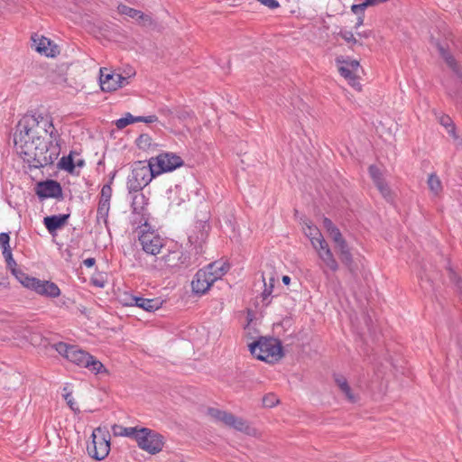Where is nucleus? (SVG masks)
<instances>
[{
    "label": "nucleus",
    "mask_w": 462,
    "mask_h": 462,
    "mask_svg": "<svg viewBox=\"0 0 462 462\" xmlns=\"http://www.w3.org/2000/svg\"><path fill=\"white\" fill-rule=\"evenodd\" d=\"M363 23H364V14L358 15L355 28L358 29L361 25H363Z\"/></svg>",
    "instance_id": "nucleus-57"
},
{
    "label": "nucleus",
    "mask_w": 462,
    "mask_h": 462,
    "mask_svg": "<svg viewBox=\"0 0 462 462\" xmlns=\"http://www.w3.org/2000/svg\"><path fill=\"white\" fill-rule=\"evenodd\" d=\"M60 141L51 116L36 111L26 113L18 121L14 135L17 152L36 169L51 165L58 159Z\"/></svg>",
    "instance_id": "nucleus-1"
},
{
    "label": "nucleus",
    "mask_w": 462,
    "mask_h": 462,
    "mask_svg": "<svg viewBox=\"0 0 462 462\" xmlns=\"http://www.w3.org/2000/svg\"><path fill=\"white\" fill-rule=\"evenodd\" d=\"M338 35L342 39H344L346 43L349 44V47L351 49L353 48V45H355V44L358 43V44L362 45V43L357 41V39L354 36V33L350 31H340L338 32Z\"/></svg>",
    "instance_id": "nucleus-38"
},
{
    "label": "nucleus",
    "mask_w": 462,
    "mask_h": 462,
    "mask_svg": "<svg viewBox=\"0 0 462 462\" xmlns=\"http://www.w3.org/2000/svg\"><path fill=\"white\" fill-rule=\"evenodd\" d=\"M375 186L379 189L380 193L383 196V198H385L387 200L391 199V190L384 180L379 181L375 184Z\"/></svg>",
    "instance_id": "nucleus-41"
},
{
    "label": "nucleus",
    "mask_w": 462,
    "mask_h": 462,
    "mask_svg": "<svg viewBox=\"0 0 462 462\" xmlns=\"http://www.w3.org/2000/svg\"><path fill=\"white\" fill-rule=\"evenodd\" d=\"M141 301L143 303L142 309L149 312L157 310L162 304V301L158 298L145 299L144 300Z\"/></svg>",
    "instance_id": "nucleus-33"
},
{
    "label": "nucleus",
    "mask_w": 462,
    "mask_h": 462,
    "mask_svg": "<svg viewBox=\"0 0 462 462\" xmlns=\"http://www.w3.org/2000/svg\"><path fill=\"white\" fill-rule=\"evenodd\" d=\"M336 248L337 249L338 255L350 251V248L346 240L341 241L339 244L336 245Z\"/></svg>",
    "instance_id": "nucleus-48"
},
{
    "label": "nucleus",
    "mask_w": 462,
    "mask_h": 462,
    "mask_svg": "<svg viewBox=\"0 0 462 462\" xmlns=\"http://www.w3.org/2000/svg\"><path fill=\"white\" fill-rule=\"evenodd\" d=\"M335 383L338 386V388L341 390V392L346 395V399L351 402H355L356 401V396L353 394L352 390L345 378V376L341 374H335L334 375Z\"/></svg>",
    "instance_id": "nucleus-23"
},
{
    "label": "nucleus",
    "mask_w": 462,
    "mask_h": 462,
    "mask_svg": "<svg viewBox=\"0 0 462 462\" xmlns=\"http://www.w3.org/2000/svg\"><path fill=\"white\" fill-rule=\"evenodd\" d=\"M428 185L430 189L433 190V173H430L428 176Z\"/></svg>",
    "instance_id": "nucleus-58"
},
{
    "label": "nucleus",
    "mask_w": 462,
    "mask_h": 462,
    "mask_svg": "<svg viewBox=\"0 0 462 462\" xmlns=\"http://www.w3.org/2000/svg\"><path fill=\"white\" fill-rule=\"evenodd\" d=\"M9 241L10 236L7 233L0 234V247L2 248L3 252L10 250Z\"/></svg>",
    "instance_id": "nucleus-46"
},
{
    "label": "nucleus",
    "mask_w": 462,
    "mask_h": 462,
    "mask_svg": "<svg viewBox=\"0 0 462 462\" xmlns=\"http://www.w3.org/2000/svg\"><path fill=\"white\" fill-rule=\"evenodd\" d=\"M100 428L96 429L92 433V442L88 445L87 450L88 455L96 460L105 459L110 451V440L106 435L101 437L97 433H101Z\"/></svg>",
    "instance_id": "nucleus-6"
},
{
    "label": "nucleus",
    "mask_w": 462,
    "mask_h": 462,
    "mask_svg": "<svg viewBox=\"0 0 462 462\" xmlns=\"http://www.w3.org/2000/svg\"><path fill=\"white\" fill-rule=\"evenodd\" d=\"M99 84L105 92H112L128 84V79L120 74L108 72L106 68L99 70Z\"/></svg>",
    "instance_id": "nucleus-10"
},
{
    "label": "nucleus",
    "mask_w": 462,
    "mask_h": 462,
    "mask_svg": "<svg viewBox=\"0 0 462 462\" xmlns=\"http://www.w3.org/2000/svg\"><path fill=\"white\" fill-rule=\"evenodd\" d=\"M23 285L34 291L39 295L47 298H57L60 295V290L58 285L51 281H42L37 278H25Z\"/></svg>",
    "instance_id": "nucleus-7"
},
{
    "label": "nucleus",
    "mask_w": 462,
    "mask_h": 462,
    "mask_svg": "<svg viewBox=\"0 0 462 462\" xmlns=\"http://www.w3.org/2000/svg\"><path fill=\"white\" fill-rule=\"evenodd\" d=\"M96 263V260L95 258H88L86 260H84L83 263L87 266V267H92Z\"/></svg>",
    "instance_id": "nucleus-56"
},
{
    "label": "nucleus",
    "mask_w": 462,
    "mask_h": 462,
    "mask_svg": "<svg viewBox=\"0 0 462 462\" xmlns=\"http://www.w3.org/2000/svg\"><path fill=\"white\" fill-rule=\"evenodd\" d=\"M158 121V117L156 116H137V122H143L146 124H151Z\"/></svg>",
    "instance_id": "nucleus-51"
},
{
    "label": "nucleus",
    "mask_w": 462,
    "mask_h": 462,
    "mask_svg": "<svg viewBox=\"0 0 462 462\" xmlns=\"http://www.w3.org/2000/svg\"><path fill=\"white\" fill-rule=\"evenodd\" d=\"M87 364H85L84 367L88 368L90 371L94 372L95 374L102 373L103 371H106L103 364L96 359L93 356L90 355V358L87 359Z\"/></svg>",
    "instance_id": "nucleus-29"
},
{
    "label": "nucleus",
    "mask_w": 462,
    "mask_h": 462,
    "mask_svg": "<svg viewBox=\"0 0 462 462\" xmlns=\"http://www.w3.org/2000/svg\"><path fill=\"white\" fill-rule=\"evenodd\" d=\"M144 300L145 299L142 297H132L130 305L136 306L142 309L143 303L141 300Z\"/></svg>",
    "instance_id": "nucleus-54"
},
{
    "label": "nucleus",
    "mask_w": 462,
    "mask_h": 462,
    "mask_svg": "<svg viewBox=\"0 0 462 462\" xmlns=\"http://www.w3.org/2000/svg\"><path fill=\"white\" fill-rule=\"evenodd\" d=\"M110 209V202L99 201L97 210V220L103 219L104 223L107 222V217Z\"/></svg>",
    "instance_id": "nucleus-32"
},
{
    "label": "nucleus",
    "mask_w": 462,
    "mask_h": 462,
    "mask_svg": "<svg viewBox=\"0 0 462 462\" xmlns=\"http://www.w3.org/2000/svg\"><path fill=\"white\" fill-rule=\"evenodd\" d=\"M75 166L76 164L73 161L71 154L68 156H63L58 163L59 169L64 170L69 173H72L74 171Z\"/></svg>",
    "instance_id": "nucleus-30"
},
{
    "label": "nucleus",
    "mask_w": 462,
    "mask_h": 462,
    "mask_svg": "<svg viewBox=\"0 0 462 462\" xmlns=\"http://www.w3.org/2000/svg\"><path fill=\"white\" fill-rule=\"evenodd\" d=\"M340 261L349 270L352 274L356 273V265L354 263L353 255L351 251L344 253L339 255Z\"/></svg>",
    "instance_id": "nucleus-34"
},
{
    "label": "nucleus",
    "mask_w": 462,
    "mask_h": 462,
    "mask_svg": "<svg viewBox=\"0 0 462 462\" xmlns=\"http://www.w3.org/2000/svg\"><path fill=\"white\" fill-rule=\"evenodd\" d=\"M369 174H370L371 178L373 179L374 184L378 183L379 181L384 180L382 177L381 171L375 165H371L369 167Z\"/></svg>",
    "instance_id": "nucleus-40"
},
{
    "label": "nucleus",
    "mask_w": 462,
    "mask_h": 462,
    "mask_svg": "<svg viewBox=\"0 0 462 462\" xmlns=\"http://www.w3.org/2000/svg\"><path fill=\"white\" fill-rule=\"evenodd\" d=\"M318 253L319 259L322 261L324 266H321L324 274H328L327 269L332 272H337L339 268L328 244L324 238H320L318 247H314Z\"/></svg>",
    "instance_id": "nucleus-13"
},
{
    "label": "nucleus",
    "mask_w": 462,
    "mask_h": 462,
    "mask_svg": "<svg viewBox=\"0 0 462 462\" xmlns=\"http://www.w3.org/2000/svg\"><path fill=\"white\" fill-rule=\"evenodd\" d=\"M3 255H4L7 267L11 271H13V269H15L16 268V263H15V261L13 258L11 249L3 252Z\"/></svg>",
    "instance_id": "nucleus-43"
},
{
    "label": "nucleus",
    "mask_w": 462,
    "mask_h": 462,
    "mask_svg": "<svg viewBox=\"0 0 462 462\" xmlns=\"http://www.w3.org/2000/svg\"><path fill=\"white\" fill-rule=\"evenodd\" d=\"M53 347L60 356L79 366L84 367L85 364H87V359L90 358L88 353L79 349L77 346L59 342L56 343Z\"/></svg>",
    "instance_id": "nucleus-9"
},
{
    "label": "nucleus",
    "mask_w": 462,
    "mask_h": 462,
    "mask_svg": "<svg viewBox=\"0 0 462 462\" xmlns=\"http://www.w3.org/2000/svg\"><path fill=\"white\" fill-rule=\"evenodd\" d=\"M290 282H291V278H290L289 276L284 275V276L282 277V282H283L284 284L288 285V284L290 283Z\"/></svg>",
    "instance_id": "nucleus-60"
},
{
    "label": "nucleus",
    "mask_w": 462,
    "mask_h": 462,
    "mask_svg": "<svg viewBox=\"0 0 462 462\" xmlns=\"http://www.w3.org/2000/svg\"><path fill=\"white\" fill-rule=\"evenodd\" d=\"M208 414L210 417H212L213 419H215L216 420L221 421L224 424L226 423L227 419H230L229 418V414H230L229 412H226L225 411H221V410H218V409H216V408H209L208 410Z\"/></svg>",
    "instance_id": "nucleus-31"
},
{
    "label": "nucleus",
    "mask_w": 462,
    "mask_h": 462,
    "mask_svg": "<svg viewBox=\"0 0 462 462\" xmlns=\"http://www.w3.org/2000/svg\"><path fill=\"white\" fill-rule=\"evenodd\" d=\"M156 171L155 174L172 171L183 164V160L171 152H163L150 158Z\"/></svg>",
    "instance_id": "nucleus-8"
},
{
    "label": "nucleus",
    "mask_w": 462,
    "mask_h": 462,
    "mask_svg": "<svg viewBox=\"0 0 462 462\" xmlns=\"http://www.w3.org/2000/svg\"><path fill=\"white\" fill-rule=\"evenodd\" d=\"M136 428L137 427H123L121 425L115 424L112 426L111 430L115 436L129 437L133 439Z\"/></svg>",
    "instance_id": "nucleus-27"
},
{
    "label": "nucleus",
    "mask_w": 462,
    "mask_h": 462,
    "mask_svg": "<svg viewBox=\"0 0 462 462\" xmlns=\"http://www.w3.org/2000/svg\"><path fill=\"white\" fill-rule=\"evenodd\" d=\"M257 1L271 9H275V8L279 7V5H280L278 1H276V0H257Z\"/></svg>",
    "instance_id": "nucleus-52"
},
{
    "label": "nucleus",
    "mask_w": 462,
    "mask_h": 462,
    "mask_svg": "<svg viewBox=\"0 0 462 462\" xmlns=\"http://www.w3.org/2000/svg\"><path fill=\"white\" fill-rule=\"evenodd\" d=\"M133 198H132V209H133V215L135 217L134 221L138 224H146L148 215L147 213V199L143 194L138 192H133Z\"/></svg>",
    "instance_id": "nucleus-14"
},
{
    "label": "nucleus",
    "mask_w": 462,
    "mask_h": 462,
    "mask_svg": "<svg viewBox=\"0 0 462 462\" xmlns=\"http://www.w3.org/2000/svg\"><path fill=\"white\" fill-rule=\"evenodd\" d=\"M249 349L254 356L267 363L277 362L283 356L281 341L273 337H260L249 345Z\"/></svg>",
    "instance_id": "nucleus-2"
},
{
    "label": "nucleus",
    "mask_w": 462,
    "mask_h": 462,
    "mask_svg": "<svg viewBox=\"0 0 462 462\" xmlns=\"http://www.w3.org/2000/svg\"><path fill=\"white\" fill-rule=\"evenodd\" d=\"M448 271L449 279L455 284L456 291L459 296L460 300L462 301V285L460 283V278L451 268H448Z\"/></svg>",
    "instance_id": "nucleus-37"
},
{
    "label": "nucleus",
    "mask_w": 462,
    "mask_h": 462,
    "mask_svg": "<svg viewBox=\"0 0 462 462\" xmlns=\"http://www.w3.org/2000/svg\"><path fill=\"white\" fill-rule=\"evenodd\" d=\"M336 62L339 65L342 64L345 67H348L355 73L358 69L359 62L357 60H345L343 57H338L336 59Z\"/></svg>",
    "instance_id": "nucleus-39"
},
{
    "label": "nucleus",
    "mask_w": 462,
    "mask_h": 462,
    "mask_svg": "<svg viewBox=\"0 0 462 462\" xmlns=\"http://www.w3.org/2000/svg\"><path fill=\"white\" fill-rule=\"evenodd\" d=\"M161 113L166 116L171 114V111L169 108H163L161 110Z\"/></svg>",
    "instance_id": "nucleus-59"
},
{
    "label": "nucleus",
    "mask_w": 462,
    "mask_h": 462,
    "mask_svg": "<svg viewBox=\"0 0 462 462\" xmlns=\"http://www.w3.org/2000/svg\"><path fill=\"white\" fill-rule=\"evenodd\" d=\"M118 11L121 14H125L134 20L142 26H149L152 24V18L150 14H145L140 10L134 9L125 5H120Z\"/></svg>",
    "instance_id": "nucleus-15"
},
{
    "label": "nucleus",
    "mask_w": 462,
    "mask_h": 462,
    "mask_svg": "<svg viewBox=\"0 0 462 462\" xmlns=\"http://www.w3.org/2000/svg\"><path fill=\"white\" fill-rule=\"evenodd\" d=\"M278 403V399L274 394H268L263 398V404L264 407L272 408Z\"/></svg>",
    "instance_id": "nucleus-45"
},
{
    "label": "nucleus",
    "mask_w": 462,
    "mask_h": 462,
    "mask_svg": "<svg viewBox=\"0 0 462 462\" xmlns=\"http://www.w3.org/2000/svg\"><path fill=\"white\" fill-rule=\"evenodd\" d=\"M365 8H366V5H365L364 2L362 4L353 5L351 6L352 12L354 14H358V15L364 14V11H365Z\"/></svg>",
    "instance_id": "nucleus-49"
},
{
    "label": "nucleus",
    "mask_w": 462,
    "mask_h": 462,
    "mask_svg": "<svg viewBox=\"0 0 462 462\" xmlns=\"http://www.w3.org/2000/svg\"><path fill=\"white\" fill-rule=\"evenodd\" d=\"M438 188H440V180L435 177V194L437 193Z\"/></svg>",
    "instance_id": "nucleus-62"
},
{
    "label": "nucleus",
    "mask_w": 462,
    "mask_h": 462,
    "mask_svg": "<svg viewBox=\"0 0 462 462\" xmlns=\"http://www.w3.org/2000/svg\"><path fill=\"white\" fill-rule=\"evenodd\" d=\"M135 143L137 147L143 151L153 150L157 144L152 142V137L148 134H142L136 139Z\"/></svg>",
    "instance_id": "nucleus-24"
},
{
    "label": "nucleus",
    "mask_w": 462,
    "mask_h": 462,
    "mask_svg": "<svg viewBox=\"0 0 462 462\" xmlns=\"http://www.w3.org/2000/svg\"><path fill=\"white\" fill-rule=\"evenodd\" d=\"M36 37H38L37 34L33 35L32 39L36 43L35 50L39 53L44 54L47 57H55L59 54L60 51L57 45L53 44L50 39L44 36L38 39Z\"/></svg>",
    "instance_id": "nucleus-16"
},
{
    "label": "nucleus",
    "mask_w": 462,
    "mask_h": 462,
    "mask_svg": "<svg viewBox=\"0 0 462 462\" xmlns=\"http://www.w3.org/2000/svg\"><path fill=\"white\" fill-rule=\"evenodd\" d=\"M111 196H112L111 186L108 184L104 185L101 189L99 201L110 202Z\"/></svg>",
    "instance_id": "nucleus-42"
},
{
    "label": "nucleus",
    "mask_w": 462,
    "mask_h": 462,
    "mask_svg": "<svg viewBox=\"0 0 462 462\" xmlns=\"http://www.w3.org/2000/svg\"><path fill=\"white\" fill-rule=\"evenodd\" d=\"M137 122V116H132L130 113H127L125 116L116 121V126L117 129H124L125 126L132 123Z\"/></svg>",
    "instance_id": "nucleus-36"
},
{
    "label": "nucleus",
    "mask_w": 462,
    "mask_h": 462,
    "mask_svg": "<svg viewBox=\"0 0 462 462\" xmlns=\"http://www.w3.org/2000/svg\"><path fill=\"white\" fill-rule=\"evenodd\" d=\"M338 71L341 76H343L348 83L356 90H361V84L359 82L358 77L356 73L351 70L348 67H345L342 64L338 66Z\"/></svg>",
    "instance_id": "nucleus-22"
},
{
    "label": "nucleus",
    "mask_w": 462,
    "mask_h": 462,
    "mask_svg": "<svg viewBox=\"0 0 462 462\" xmlns=\"http://www.w3.org/2000/svg\"><path fill=\"white\" fill-rule=\"evenodd\" d=\"M11 272L20 281L22 284L25 278H31L30 276L26 275L23 272L18 270L17 268L13 269V271Z\"/></svg>",
    "instance_id": "nucleus-50"
},
{
    "label": "nucleus",
    "mask_w": 462,
    "mask_h": 462,
    "mask_svg": "<svg viewBox=\"0 0 462 462\" xmlns=\"http://www.w3.org/2000/svg\"><path fill=\"white\" fill-rule=\"evenodd\" d=\"M132 167V172L127 180V188L130 193L141 191L154 177L158 176V174H155L156 170L151 159L148 162H135Z\"/></svg>",
    "instance_id": "nucleus-3"
},
{
    "label": "nucleus",
    "mask_w": 462,
    "mask_h": 462,
    "mask_svg": "<svg viewBox=\"0 0 462 462\" xmlns=\"http://www.w3.org/2000/svg\"><path fill=\"white\" fill-rule=\"evenodd\" d=\"M323 226L324 228L326 229V231L328 233L329 231H331V229H334L336 227V226L333 224V222L328 218V217H324L323 219Z\"/></svg>",
    "instance_id": "nucleus-53"
},
{
    "label": "nucleus",
    "mask_w": 462,
    "mask_h": 462,
    "mask_svg": "<svg viewBox=\"0 0 462 462\" xmlns=\"http://www.w3.org/2000/svg\"><path fill=\"white\" fill-rule=\"evenodd\" d=\"M229 418L230 419H227L225 425L232 427L239 431H246L248 430V426L242 418H237L232 413L229 414Z\"/></svg>",
    "instance_id": "nucleus-28"
},
{
    "label": "nucleus",
    "mask_w": 462,
    "mask_h": 462,
    "mask_svg": "<svg viewBox=\"0 0 462 462\" xmlns=\"http://www.w3.org/2000/svg\"><path fill=\"white\" fill-rule=\"evenodd\" d=\"M139 241L143 250L151 255H157L164 246V239L154 231L143 232Z\"/></svg>",
    "instance_id": "nucleus-11"
},
{
    "label": "nucleus",
    "mask_w": 462,
    "mask_h": 462,
    "mask_svg": "<svg viewBox=\"0 0 462 462\" xmlns=\"http://www.w3.org/2000/svg\"><path fill=\"white\" fill-rule=\"evenodd\" d=\"M77 166L79 167H82L84 165V161L83 160H79L77 162V163H75Z\"/></svg>",
    "instance_id": "nucleus-63"
},
{
    "label": "nucleus",
    "mask_w": 462,
    "mask_h": 462,
    "mask_svg": "<svg viewBox=\"0 0 462 462\" xmlns=\"http://www.w3.org/2000/svg\"><path fill=\"white\" fill-rule=\"evenodd\" d=\"M420 279V285L422 290L431 291L433 289V282L430 275L425 273V270L421 269L418 274Z\"/></svg>",
    "instance_id": "nucleus-35"
},
{
    "label": "nucleus",
    "mask_w": 462,
    "mask_h": 462,
    "mask_svg": "<svg viewBox=\"0 0 462 462\" xmlns=\"http://www.w3.org/2000/svg\"><path fill=\"white\" fill-rule=\"evenodd\" d=\"M371 32H358V36L367 38L369 37Z\"/></svg>",
    "instance_id": "nucleus-61"
},
{
    "label": "nucleus",
    "mask_w": 462,
    "mask_h": 462,
    "mask_svg": "<svg viewBox=\"0 0 462 462\" xmlns=\"http://www.w3.org/2000/svg\"><path fill=\"white\" fill-rule=\"evenodd\" d=\"M201 270L202 272H205L208 279H210V281L214 283L227 273L229 270V265L225 263L217 261L209 263Z\"/></svg>",
    "instance_id": "nucleus-17"
},
{
    "label": "nucleus",
    "mask_w": 462,
    "mask_h": 462,
    "mask_svg": "<svg viewBox=\"0 0 462 462\" xmlns=\"http://www.w3.org/2000/svg\"><path fill=\"white\" fill-rule=\"evenodd\" d=\"M212 284L213 282L210 279H208L205 272L199 270L192 280L191 287L195 293L204 294L208 291Z\"/></svg>",
    "instance_id": "nucleus-19"
},
{
    "label": "nucleus",
    "mask_w": 462,
    "mask_h": 462,
    "mask_svg": "<svg viewBox=\"0 0 462 462\" xmlns=\"http://www.w3.org/2000/svg\"><path fill=\"white\" fill-rule=\"evenodd\" d=\"M305 234L310 239L313 247H318L320 238H324L319 230L316 226L310 225H307Z\"/></svg>",
    "instance_id": "nucleus-25"
},
{
    "label": "nucleus",
    "mask_w": 462,
    "mask_h": 462,
    "mask_svg": "<svg viewBox=\"0 0 462 462\" xmlns=\"http://www.w3.org/2000/svg\"><path fill=\"white\" fill-rule=\"evenodd\" d=\"M438 50L440 57L445 61L446 65L458 77L462 78V69L457 61L456 58L449 51L448 46L446 48L441 44L438 45Z\"/></svg>",
    "instance_id": "nucleus-18"
},
{
    "label": "nucleus",
    "mask_w": 462,
    "mask_h": 462,
    "mask_svg": "<svg viewBox=\"0 0 462 462\" xmlns=\"http://www.w3.org/2000/svg\"><path fill=\"white\" fill-rule=\"evenodd\" d=\"M388 0H365L364 3L366 5V7H368V6L376 5L381 3H385Z\"/></svg>",
    "instance_id": "nucleus-55"
},
{
    "label": "nucleus",
    "mask_w": 462,
    "mask_h": 462,
    "mask_svg": "<svg viewBox=\"0 0 462 462\" xmlns=\"http://www.w3.org/2000/svg\"><path fill=\"white\" fill-rule=\"evenodd\" d=\"M99 287H103V284H100V282H97Z\"/></svg>",
    "instance_id": "nucleus-64"
},
{
    "label": "nucleus",
    "mask_w": 462,
    "mask_h": 462,
    "mask_svg": "<svg viewBox=\"0 0 462 462\" xmlns=\"http://www.w3.org/2000/svg\"><path fill=\"white\" fill-rule=\"evenodd\" d=\"M64 399L66 400L67 404L72 411H74L75 412H79V409L69 393L64 395Z\"/></svg>",
    "instance_id": "nucleus-47"
},
{
    "label": "nucleus",
    "mask_w": 462,
    "mask_h": 462,
    "mask_svg": "<svg viewBox=\"0 0 462 462\" xmlns=\"http://www.w3.org/2000/svg\"><path fill=\"white\" fill-rule=\"evenodd\" d=\"M35 193L41 199H63L62 188L60 184L54 180L40 181L36 184Z\"/></svg>",
    "instance_id": "nucleus-12"
},
{
    "label": "nucleus",
    "mask_w": 462,
    "mask_h": 462,
    "mask_svg": "<svg viewBox=\"0 0 462 462\" xmlns=\"http://www.w3.org/2000/svg\"><path fill=\"white\" fill-rule=\"evenodd\" d=\"M69 217V214L63 215H52L49 217H45L43 219V224L47 230L52 234L57 229L61 228L67 223L68 218Z\"/></svg>",
    "instance_id": "nucleus-20"
},
{
    "label": "nucleus",
    "mask_w": 462,
    "mask_h": 462,
    "mask_svg": "<svg viewBox=\"0 0 462 462\" xmlns=\"http://www.w3.org/2000/svg\"><path fill=\"white\" fill-rule=\"evenodd\" d=\"M439 124L447 130L449 137L458 145L462 144V139L456 133V126L453 120L448 116H441L439 119Z\"/></svg>",
    "instance_id": "nucleus-21"
},
{
    "label": "nucleus",
    "mask_w": 462,
    "mask_h": 462,
    "mask_svg": "<svg viewBox=\"0 0 462 462\" xmlns=\"http://www.w3.org/2000/svg\"><path fill=\"white\" fill-rule=\"evenodd\" d=\"M133 439L141 449L151 455L159 453L164 446L163 436L148 428L137 427Z\"/></svg>",
    "instance_id": "nucleus-5"
},
{
    "label": "nucleus",
    "mask_w": 462,
    "mask_h": 462,
    "mask_svg": "<svg viewBox=\"0 0 462 462\" xmlns=\"http://www.w3.org/2000/svg\"><path fill=\"white\" fill-rule=\"evenodd\" d=\"M328 235L336 245L345 240L340 230L337 226L334 229H331V231L328 232Z\"/></svg>",
    "instance_id": "nucleus-44"
},
{
    "label": "nucleus",
    "mask_w": 462,
    "mask_h": 462,
    "mask_svg": "<svg viewBox=\"0 0 462 462\" xmlns=\"http://www.w3.org/2000/svg\"><path fill=\"white\" fill-rule=\"evenodd\" d=\"M274 281H275L274 277H271L269 279V283H267L265 282L264 276L263 275V282L264 289L261 293V297H262L263 302L265 306H268L271 303V300L268 299L273 292V290L274 287Z\"/></svg>",
    "instance_id": "nucleus-26"
},
{
    "label": "nucleus",
    "mask_w": 462,
    "mask_h": 462,
    "mask_svg": "<svg viewBox=\"0 0 462 462\" xmlns=\"http://www.w3.org/2000/svg\"><path fill=\"white\" fill-rule=\"evenodd\" d=\"M191 265L190 256L180 250L169 251L162 257H156L152 268L164 272L175 273L181 269H186Z\"/></svg>",
    "instance_id": "nucleus-4"
}]
</instances>
